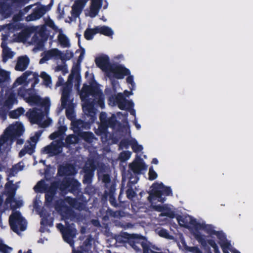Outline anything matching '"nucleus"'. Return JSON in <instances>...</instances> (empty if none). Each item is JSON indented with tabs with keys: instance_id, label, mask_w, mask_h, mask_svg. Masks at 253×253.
<instances>
[{
	"instance_id": "680f3d73",
	"label": "nucleus",
	"mask_w": 253,
	"mask_h": 253,
	"mask_svg": "<svg viewBox=\"0 0 253 253\" xmlns=\"http://www.w3.org/2000/svg\"><path fill=\"white\" fill-rule=\"evenodd\" d=\"M131 152L129 151H124L120 154V158L122 161H125L129 159Z\"/></svg>"
},
{
	"instance_id": "39448f33",
	"label": "nucleus",
	"mask_w": 253,
	"mask_h": 253,
	"mask_svg": "<svg viewBox=\"0 0 253 253\" xmlns=\"http://www.w3.org/2000/svg\"><path fill=\"white\" fill-rule=\"evenodd\" d=\"M60 191L64 194L71 193L75 196L82 193L81 183L74 177H65L61 181Z\"/></svg>"
},
{
	"instance_id": "a19ab883",
	"label": "nucleus",
	"mask_w": 253,
	"mask_h": 253,
	"mask_svg": "<svg viewBox=\"0 0 253 253\" xmlns=\"http://www.w3.org/2000/svg\"><path fill=\"white\" fill-rule=\"evenodd\" d=\"M25 110L23 107H19L17 109L10 111L9 113V116L12 119H17L20 116L23 114Z\"/></svg>"
},
{
	"instance_id": "0e129e2a",
	"label": "nucleus",
	"mask_w": 253,
	"mask_h": 253,
	"mask_svg": "<svg viewBox=\"0 0 253 253\" xmlns=\"http://www.w3.org/2000/svg\"><path fill=\"white\" fill-rule=\"evenodd\" d=\"M56 71H62L63 75L68 72L67 65H58L55 68Z\"/></svg>"
},
{
	"instance_id": "2f4dec72",
	"label": "nucleus",
	"mask_w": 253,
	"mask_h": 253,
	"mask_svg": "<svg viewBox=\"0 0 253 253\" xmlns=\"http://www.w3.org/2000/svg\"><path fill=\"white\" fill-rule=\"evenodd\" d=\"M13 181H9L5 184V188L8 190V193H9V196L6 199V201L7 202L10 203L11 201H15L14 199V196L15 195V190L13 188Z\"/></svg>"
},
{
	"instance_id": "a211bd4d",
	"label": "nucleus",
	"mask_w": 253,
	"mask_h": 253,
	"mask_svg": "<svg viewBox=\"0 0 253 253\" xmlns=\"http://www.w3.org/2000/svg\"><path fill=\"white\" fill-rule=\"evenodd\" d=\"M46 12V8L45 6L42 5L41 7H36L33 9L32 13L26 17V20L27 21H32L39 19Z\"/></svg>"
},
{
	"instance_id": "79ce46f5",
	"label": "nucleus",
	"mask_w": 253,
	"mask_h": 253,
	"mask_svg": "<svg viewBox=\"0 0 253 253\" xmlns=\"http://www.w3.org/2000/svg\"><path fill=\"white\" fill-rule=\"evenodd\" d=\"M61 45L64 47H69L70 45L69 40L67 37L64 34H60L58 37Z\"/></svg>"
},
{
	"instance_id": "6e6552de",
	"label": "nucleus",
	"mask_w": 253,
	"mask_h": 253,
	"mask_svg": "<svg viewBox=\"0 0 253 253\" xmlns=\"http://www.w3.org/2000/svg\"><path fill=\"white\" fill-rule=\"evenodd\" d=\"M96 168L95 161L93 159H89L86 162L83 169L84 174L82 182L84 184H91Z\"/></svg>"
},
{
	"instance_id": "423d86ee",
	"label": "nucleus",
	"mask_w": 253,
	"mask_h": 253,
	"mask_svg": "<svg viewBox=\"0 0 253 253\" xmlns=\"http://www.w3.org/2000/svg\"><path fill=\"white\" fill-rule=\"evenodd\" d=\"M9 224L11 229L16 233L23 231L27 227V222L19 211H16L9 217Z\"/></svg>"
},
{
	"instance_id": "bf43d9fd",
	"label": "nucleus",
	"mask_w": 253,
	"mask_h": 253,
	"mask_svg": "<svg viewBox=\"0 0 253 253\" xmlns=\"http://www.w3.org/2000/svg\"><path fill=\"white\" fill-rule=\"evenodd\" d=\"M162 215L166 216L170 218H173L175 216V213L174 211L170 210V209H166L163 212L161 213Z\"/></svg>"
},
{
	"instance_id": "f257e3e1",
	"label": "nucleus",
	"mask_w": 253,
	"mask_h": 253,
	"mask_svg": "<svg viewBox=\"0 0 253 253\" xmlns=\"http://www.w3.org/2000/svg\"><path fill=\"white\" fill-rule=\"evenodd\" d=\"M24 130V126L21 123L8 126L0 136V153L8 152L12 144L10 139L13 140L19 137L22 135Z\"/></svg>"
},
{
	"instance_id": "338daca9",
	"label": "nucleus",
	"mask_w": 253,
	"mask_h": 253,
	"mask_svg": "<svg viewBox=\"0 0 253 253\" xmlns=\"http://www.w3.org/2000/svg\"><path fill=\"white\" fill-rule=\"evenodd\" d=\"M27 79L23 75L20 77H18L14 83V84L21 85L24 84Z\"/></svg>"
},
{
	"instance_id": "5701e85b",
	"label": "nucleus",
	"mask_w": 253,
	"mask_h": 253,
	"mask_svg": "<svg viewBox=\"0 0 253 253\" xmlns=\"http://www.w3.org/2000/svg\"><path fill=\"white\" fill-rule=\"evenodd\" d=\"M43 57L40 59V63L42 64L53 57H57L58 55L61 54V51L57 48H52L44 52Z\"/></svg>"
},
{
	"instance_id": "0eeeda50",
	"label": "nucleus",
	"mask_w": 253,
	"mask_h": 253,
	"mask_svg": "<svg viewBox=\"0 0 253 253\" xmlns=\"http://www.w3.org/2000/svg\"><path fill=\"white\" fill-rule=\"evenodd\" d=\"M54 208L56 211L60 214L62 219L66 220L70 219L74 220L77 218L78 214L71 207L64 204L61 200H56L55 202Z\"/></svg>"
},
{
	"instance_id": "a18cd8bd",
	"label": "nucleus",
	"mask_w": 253,
	"mask_h": 253,
	"mask_svg": "<svg viewBox=\"0 0 253 253\" xmlns=\"http://www.w3.org/2000/svg\"><path fill=\"white\" fill-rule=\"evenodd\" d=\"M73 56V52L69 50H67L64 54L61 52V54L60 55H58L56 58L59 57L62 61H66L71 59Z\"/></svg>"
},
{
	"instance_id": "4c0bfd02",
	"label": "nucleus",
	"mask_w": 253,
	"mask_h": 253,
	"mask_svg": "<svg viewBox=\"0 0 253 253\" xmlns=\"http://www.w3.org/2000/svg\"><path fill=\"white\" fill-rule=\"evenodd\" d=\"M97 32V27L94 28H87L84 33V38L87 40H91L98 33Z\"/></svg>"
},
{
	"instance_id": "49530a36",
	"label": "nucleus",
	"mask_w": 253,
	"mask_h": 253,
	"mask_svg": "<svg viewBox=\"0 0 253 253\" xmlns=\"http://www.w3.org/2000/svg\"><path fill=\"white\" fill-rule=\"evenodd\" d=\"M40 77L43 80V84L46 86L49 85L52 83L51 78L50 76L45 72H42Z\"/></svg>"
},
{
	"instance_id": "37998d69",
	"label": "nucleus",
	"mask_w": 253,
	"mask_h": 253,
	"mask_svg": "<svg viewBox=\"0 0 253 253\" xmlns=\"http://www.w3.org/2000/svg\"><path fill=\"white\" fill-rule=\"evenodd\" d=\"M78 141V137L74 134L69 135L65 139V143L69 145L77 143Z\"/></svg>"
},
{
	"instance_id": "e433bc0d",
	"label": "nucleus",
	"mask_w": 253,
	"mask_h": 253,
	"mask_svg": "<svg viewBox=\"0 0 253 253\" xmlns=\"http://www.w3.org/2000/svg\"><path fill=\"white\" fill-rule=\"evenodd\" d=\"M61 181H54L51 183L48 189L46 191V193L55 195L57 193V190L59 189L60 190Z\"/></svg>"
},
{
	"instance_id": "1a4fd4ad",
	"label": "nucleus",
	"mask_w": 253,
	"mask_h": 253,
	"mask_svg": "<svg viewBox=\"0 0 253 253\" xmlns=\"http://www.w3.org/2000/svg\"><path fill=\"white\" fill-rule=\"evenodd\" d=\"M65 146V143L62 139L57 140L43 147L42 150V153L48 154L50 157L57 156L62 152V148Z\"/></svg>"
},
{
	"instance_id": "2eb2a0df",
	"label": "nucleus",
	"mask_w": 253,
	"mask_h": 253,
	"mask_svg": "<svg viewBox=\"0 0 253 253\" xmlns=\"http://www.w3.org/2000/svg\"><path fill=\"white\" fill-rule=\"evenodd\" d=\"M109 73L113 74L114 78L117 79H122L126 76L129 75L130 72L129 69L122 65L113 64Z\"/></svg>"
},
{
	"instance_id": "f8f14e48",
	"label": "nucleus",
	"mask_w": 253,
	"mask_h": 253,
	"mask_svg": "<svg viewBox=\"0 0 253 253\" xmlns=\"http://www.w3.org/2000/svg\"><path fill=\"white\" fill-rule=\"evenodd\" d=\"M195 237L198 242L204 248V249L207 251L208 253V247H209L207 245L208 244L213 249L214 253H220L218 249V247L214 240L212 239L207 240L205 238V235L201 234L199 232H198L195 234Z\"/></svg>"
},
{
	"instance_id": "ddd939ff",
	"label": "nucleus",
	"mask_w": 253,
	"mask_h": 253,
	"mask_svg": "<svg viewBox=\"0 0 253 253\" xmlns=\"http://www.w3.org/2000/svg\"><path fill=\"white\" fill-rule=\"evenodd\" d=\"M26 116L32 124H40L43 118L44 114L41 109L34 108L27 112Z\"/></svg>"
},
{
	"instance_id": "774afa93",
	"label": "nucleus",
	"mask_w": 253,
	"mask_h": 253,
	"mask_svg": "<svg viewBox=\"0 0 253 253\" xmlns=\"http://www.w3.org/2000/svg\"><path fill=\"white\" fill-rule=\"evenodd\" d=\"M94 191V187L92 186L91 184L86 185V186L84 189L85 193L89 195L94 194L95 192Z\"/></svg>"
},
{
	"instance_id": "4468645a",
	"label": "nucleus",
	"mask_w": 253,
	"mask_h": 253,
	"mask_svg": "<svg viewBox=\"0 0 253 253\" xmlns=\"http://www.w3.org/2000/svg\"><path fill=\"white\" fill-rule=\"evenodd\" d=\"M60 225L62 227L61 231L64 241L68 243L71 247H74V241L73 239L76 236V229H72L70 226L64 227L61 224Z\"/></svg>"
},
{
	"instance_id": "bb28decb",
	"label": "nucleus",
	"mask_w": 253,
	"mask_h": 253,
	"mask_svg": "<svg viewBox=\"0 0 253 253\" xmlns=\"http://www.w3.org/2000/svg\"><path fill=\"white\" fill-rule=\"evenodd\" d=\"M67 130V127L65 126H61L58 127L57 131L51 133L49 138L51 140H54L57 138H61L62 140L63 135L65 134V131Z\"/></svg>"
},
{
	"instance_id": "603ef678",
	"label": "nucleus",
	"mask_w": 253,
	"mask_h": 253,
	"mask_svg": "<svg viewBox=\"0 0 253 253\" xmlns=\"http://www.w3.org/2000/svg\"><path fill=\"white\" fill-rule=\"evenodd\" d=\"M13 52L10 50L9 48H7L2 50L3 60H6L8 58H11L13 56Z\"/></svg>"
},
{
	"instance_id": "13d9d810",
	"label": "nucleus",
	"mask_w": 253,
	"mask_h": 253,
	"mask_svg": "<svg viewBox=\"0 0 253 253\" xmlns=\"http://www.w3.org/2000/svg\"><path fill=\"white\" fill-rule=\"evenodd\" d=\"M82 11V9L76 7L74 5L72 6L71 14L73 17L75 18L79 17L80 14L81 13Z\"/></svg>"
},
{
	"instance_id": "c756f323",
	"label": "nucleus",
	"mask_w": 253,
	"mask_h": 253,
	"mask_svg": "<svg viewBox=\"0 0 253 253\" xmlns=\"http://www.w3.org/2000/svg\"><path fill=\"white\" fill-rule=\"evenodd\" d=\"M17 102V100L15 94L11 93L4 102V107H6L7 109H10L12 108L13 104Z\"/></svg>"
},
{
	"instance_id": "69168bd1",
	"label": "nucleus",
	"mask_w": 253,
	"mask_h": 253,
	"mask_svg": "<svg viewBox=\"0 0 253 253\" xmlns=\"http://www.w3.org/2000/svg\"><path fill=\"white\" fill-rule=\"evenodd\" d=\"M86 2V0H77L73 5L83 10L85 5Z\"/></svg>"
},
{
	"instance_id": "f3484780",
	"label": "nucleus",
	"mask_w": 253,
	"mask_h": 253,
	"mask_svg": "<svg viewBox=\"0 0 253 253\" xmlns=\"http://www.w3.org/2000/svg\"><path fill=\"white\" fill-rule=\"evenodd\" d=\"M96 66L103 71L109 73L113 64L110 63V59L108 56L103 55L96 57L95 59Z\"/></svg>"
},
{
	"instance_id": "6ab92c4d",
	"label": "nucleus",
	"mask_w": 253,
	"mask_h": 253,
	"mask_svg": "<svg viewBox=\"0 0 253 253\" xmlns=\"http://www.w3.org/2000/svg\"><path fill=\"white\" fill-rule=\"evenodd\" d=\"M129 169L135 174H140L142 170L146 169L147 166L143 160L139 157L138 160L129 165Z\"/></svg>"
},
{
	"instance_id": "052dcab7",
	"label": "nucleus",
	"mask_w": 253,
	"mask_h": 253,
	"mask_svg": "<svg viewBox=\"0 0 253 253\" xmlns=\"http://www.w3.org/2000/svg\"><path fill=\"white\" fill-rule=\"evenodd\" d=\"M126 194L127 198L129 200H132L136 195V192L132 187H129L126 190Z\"/></svg>"
},
{
	"instance_id": "aec40b11",
	"label": "nucleus",
	"mask_w": 253,
	"mask_h": 253,
	"mask_svg": "<svg viewBox=\"0 0 253 253\" xmlns=\"http://www.w3.org/2000/svg\"><path fill=\"white\" fill-rule=\"evenodd\" d=\"M89 16L90 17H95L98 13L102 6L103 0H90Z\"/></svg>"
},
{
	"instance_id": "09e8293b",
	"label": "nucleus",
	"mask_w": 253,
	"mask_h": 253,
	"mask_svg": "<svg viewBox=\"0 0 253 253\" xmlns=\"http://www.w3.org/2000/svg\"><path fill=\"white\" fill-rule=\"evenodd\" d=\"M30 0H12V5L13 7L21 8L26 4L28 3Z\"/></svg>"
},
{
	"instance_id": "e2e57ef3",
	"label": "nucleus",
	"mask_w": 253,
	"mask_h": 253,
	"mask_svg": "<svg viewBox=\"0 0 253 253\" xmlns=\"http://www.w3.org/2000/svg\"><path fill=\"white\" fill-rule=\"evenodd\" d=\"M185 249L186 251L191 252L193 253H201L202 252L200 249L196 246L194 247H189L187 245H185Z\"/></svg>"
},
{
	"instance_id": "20e7f679",
	"label": "nucleus",
	"mask_w": 253,
	"mask_h": 253,
	"mask_svg": "<svg viewBox=\"0 0 253 253\" xmlns=\"http://www.w3.org/2000/svg\"><path fill=\"white\" fill-rule=\"evenodd\" d=\"M153 189L149 193L148 197V201L153 203L155 201H158L161 203H164L165 200V197L164 195L169 196L172 195V190L170 187H167L163 183H155L153 184Z\"/></svg>"
},
{
	"instance_id": "393cba45",
	"label": "nucleus",
	"mask_w": 253,
	"mask_h": 253,
	"mask_svg": "<svg viewBox=\"0 0 253 253\" xmlns=\"http://www.w3.org/2000/svg\"><path fill=\"white\" fill-rule=\"evenodd\" d=\"M35 144H32L30 142L29 145H25L23 148L20 150L19 152V157L22 158L26 154L29 155L33 154L35 152Z\"/></svg>"
},
{
	"instance_id": "7c9ffc66",
	"label": "nucleus",
	"mask_w": 253,
	"mask_h": 253,
	"mask_svg": "<svg viewBox=\"0 0 253 253\" xmlns=\"http://www.w3.org/2000/svg\"><path fill=\"white\" fill-rule=\"evenodd\" d=\"M34 92L29 89H26L24 87H20L18 89V95L23 98L27 102L29 96H31Z\"/></svg>"
},
{
	"instance_id": "c03bdc74",
	"label": "nucleus",
	"mask_w": 253,
	"mask_h": 253,
	"mask_svg": "<svg viewBox=\"0 0 253 253\" xmlns=\"http://www.w3.org/2000/svg\"><path fill=\"white\" fill-rule=\"evenodd\" d=\"M109 201L111 206L116 208L119 207L115 196V191L112 189L109 191Z\"/></svg>"
},
{
	"instance_id": "a878e982",
	"label": "nucleus",
	"mask_w": 253,
	"mask_h": 253,
	"mask_svg": "<svg viewBox=\"0 0 253 253\" xmlns=\"http://www.w3.org/2000/svg\"><path fill=\"white\" fill-rule=\"evenodd\" d=\"M108 128L106 124H100L97 130L95 131V133L98 136H101L102 139L105 137V141H106L108 134Z\"/></svg>"
},
{
	"instance_id": "f03ea898",
	"label": "nucleus",
	"mask_w": 253,
	"mask_h": 253,
	"mask_svg": "<svg viewBox=\"0 0 253 253\" xmlns=\"http://www.w3.org/2000/svg\"><path fill=\"white\" fill-rule=\"evenodd\" d=\"M81 100L87 99L89 96L94 99V104L95 102L102 108L105 107L104 98L99 85L96 81L93 82L90 85L84 84L80 93Z\"/></svg>"
},
{
	"instance_id": "7ed1b4c3",
	"label": "nucleus",
	"mask_w": 253,
	"mask_h": 253,
	"mask_svg": "<svg viewBox=\"0 0 253 253\" xmlns=\"http://www.w3.org/2000/svg\"><path fill=\"white\" fill-rule=\"evenodd\" d=\"M121 237L123 239L122 241L127 243L135 251H140L139 246H141L143 253H149V247L146 237L139 235L130 234L126 232L123 233Z\"/></svg>"
},
{
	"instance_id": "9b49d317",
	"label": "nucleus",
	"mask_w": 253,
	"mask_h": 253,
	"mask_svg": "<svg viewBox=\"0 0 253 253\" xmlns=\"http://www.w3.org/2000/svg\"><path fill=\"white\" fill-rule=\"evenodd\" d=\"M31 106H38L44 107L45 111L49 110L50 105V100L48 98L42 99L41 97L36 93L33 92L31 96H29L26 102Z\"/></svg>"
},
{
	"instance_id": "6e6d98bb",
	"label": "nucleus",
	"mask_w": 253,
	"mask_h": 253,
	"mask_svg": "<svg viewBox=\"0 0 253 253\" xmlns=\"http://www.w3.org/2000/svg\"><path fill=\"white\" fill-rule=\"evenodd\" d=\"M55 195L47 193L45 194V203L47 206H50Z\"/></svg>"
},
{
	"instance_id": "864d4df0",
	"label": "nucleus",
	"mask_w": 253,
	"mask_h": 253,
	"mask_svg": "<svg viewBox=\"0 0 253 253\" xmlns=\"http://www.w3.org/2000/svg\"><path fill=\"white\" fill-rule=\"evenodd\" d=\"M132 141H130L128 139H123L120 142L119 148L121 149L124 148L127 149L129 145H131Z\"/></svg>"
},
{
	"instance_id": "cd10ccee",
	"label": "nucleus",
	"mask_w": 253,
	"mask_h": 253,
	"mask_svg": "<svg viewBox=\"0 0 253 253\" xmlns=\"http://www.w3.org/2000/svg\"><path fill=\"white\" fill-rule=\"evenodd\" d=\"M214 235H216L217 239L220 241L219 244L220 246H223L227 247L229 242L227 240L225 234L222 231H213Z\"/></svg>"
},
{
	"instance_id": "dca6fc26",
	"label": "nucleus",
	"mask_w": 253,
	"mask_h": 253,
	"mask_svg": "<svg viewBox=\"0 0 253 253\" xmlns=\"http://www.w3.org/2000/svg\"><path fill=\"white\" fill-rule=\"evenodd\" d=\"M82 101L84 102V105H83V111L88 117H90V122L93 123L96 119L94 108V101H90L89 97H87L86 100L84 99Z\"/></svg>"
},
{
	"instance_id": "412c9836",
	"label": "nucleus",
	"mask_w": 253,
	"mask_h": 253,
	"mask_svg": "<svg viewBox=\"0 0 253 253\" xmlns=\"http://www.w3.org/2000/svg\"><path fill=\"white\" fill-rule=\"evenodd\" d=\"M30 62L29 57L25 55L18 57L17 63L15 67L16 71H23L28 67Z\"/></svg>"
},
{
	"instance_id": "de8ad7c7",
	"label": "nucleus",
	"mask_w": 253,
	"mask_h": 253,
	"mask_svg": "<svg viewBox=\"0 0 253 253\" xmlns=\"http://www.w3.org/2000/svg\"><path fill=\"white\" fill-rule=\"evenodd\" d=\"M9 78L10 76L8 72L0 69V84L7 81Z\"/></svg>"
},
{
	"instance_id": "c85d7f7f",
	"label": "nucleus",
	"mask_w": 253,
	"mask_h": 253,
	"mask_svg": "<svg viewBox=\"0 0 253 253\" xmlns=\"http://www.w3.org/2000/svg\"><path fill=\"white\" fill-rule=\"evenodd\" d=\"M65 201L70 207L79 210L83 206V204L75 198L68 196L65 198Z\"/></svg>"
},
{
	"instance_id": "3c124183",
	"label": "nucleus",
	"mask_w": 253,
	"mask_h": 253,
	"mask_svg": "<svg viewBox=\"0 0 253 253\" xmlns=\"http://www.w3.org/2000/svg\"><path fill=\"white\" fill-rule=\"evenodd\" d=\"M131 146L133 152L135 153H138L142 151L143 147L141 145H139L136 140L132 141Z\"/></svg>"
},
{
	"instance_id": "c9c22d12",
	"label": "nucleus",
	"mask_w": 253,
	"mask_h": 253,
	"mask_svg": "<svg viewBox=\"0 0 253 253\" xmlns=\"http://www.w3.org/2000/svg\"><path fill=\"white\" fill-rule=\"evenodd\" d=\"M97 33L106 36L110 37L114 34L112 29L106 26L97 27Z\"/></svg>"
},
{
	"instance_id": "5fc2aeb1",
	"label": "nucleus",
	"mask_w": 253,
	"mask_h": 253,
	"mask_svg": "<svg viewBox=\"0 0 253 253\" xmlns=\"http://www.w3.org/2000/svg\"><path fill=\"white\" fill-rule=\"evenodd\" d=\"M80 65L77 64L74 65L71 70V74L69 76V79L71 78H73L74 75H78L80 74Z\"/></svg>"
},
{
	"instance_id": "4d7b16f0",
	"label": "nucleus",
	"mask_w": 253,
	"mask_h": 253,
	"mask_svg": "<svg viewBox=\"0 0 253 253\" xmlns=\"http://www.w3.org/2000/svg\"><path fill=\"white\" fill-rule=\"evenodd\" d=\"M148 176H149V180H154L158 176L157 173L154 170V169L152 166L150 167L149 169V172H148Z\"/></svg>"
},
{
	"instance_id": "473e14b6",
	"label": "nucleus",
	"mask_w": 253,
	"mask_h": 253,
	"mask_svg": "<svg viewBox=\"0 0 253 253\" xmlns=\"http://www.w3.org/2000/svg\"><path fill=\"white\" fill-rule=\"evenodd\" d=\"M117 105L122 110H129L133 107L134 104L131 100H127L125 98Z\"/></svg>"
},
{
	"instance_id": "4be33fe9",
	"label": "nucleus",
	"mask_w": 253,
	"mask_h": 253,
	"mask_svg": "<svg viewBox=\"0 0 253 253\" xmlns=\"http://www.w3.org/2000/svg\"><path fill=\"white\" fill-rule=\"evenodd\" d=\"M13 6L12 3L9 4L6 2H0V14L4 18H7L12 14V8Z\"/></svg>"
},
{
	"instance_id": "f704fd0d",
	"label": "nucleus",
	"mask_w": 253,
	"mask_h": 253,
	"mask_svg": "<svg viewBox=\"0 0 253 253\" xmlns=\"http://www.w3.org/2000/svg\"><path fill=\"white\" fill-rule=\"evenodd\" d=\"M85 122L81 119L75 120L72 122V127L74 132L80 131L84 127Z\"/></svg>"
},
{
	"instance_id": "58836bf2",
	"label": "nucleus",
	"mask_w": 253,
	"mask_h": 253,
	"mask_svg": "<svg viewBox=\"0 0 253 253\" xmlns=\"http://www.w3.org/2000/svg\"><path fill=\"white\" fill-rule=\"evenodd\" d=\"M80 136L84 139L85 142L90 143L93 141L94 138V135L91 132H82L80 133Z\"/></svg>"
},
{
	"instance_id": "ea45409f",
	"label": "nucleus",
	"mask_w": 253,
	"mask_h": 253,
	"mask_svg": "<svg viewBox=\"0 0 253 253\" xmlns=\"http://www.w3.org/2000/svg\"><path fill=\"white\" fill-rule=\"evenodd\" d=\"M125 98V97L123 94L121 93H119L117 95H111L109 98V100L110 102H113L114 105H118Z\"/></svg>"
},
{
	"instance_id": "b1692460",
	"label": "nucleus",
	"mask_w": 253,
	"mask_h": 253,
	"mask_svg": "<svg viewBox=\"0 0 253 253\" xmlns=\"http://www.w3.org/2000/svg\"><path fill=\"white\" fill-rule=\"evenodd\" d=\"M71 89L68 87H64L61 98V105L65 108L71 103L70 100Z\"/></svg>"
},
{
	"instance_id": "72a5a7b5",
	"label": "nucleus",
	"mask_w": 253,
	"mask_h": 253,
	"mask_svg": "<svg viewBox=\"0 0 253 253\" xmlns=\"http://www.w3.org/2000/svg\"><path fill=\"white\" fill-rule=\"evenodd\" d=\"M106 125L108 127H111L113 129L115 128L116 127L119 128L122 127V123L116 120L115 115H113L111 117L108 118Z\"/></svg>"
},
{
	"instance_id": "9d476101",
	"label": "nucleus",
	"mask_w": 253,
	"mask_h": 253,
	"mask_svg": "<svg viewBox=\"0 0 253 253\" xmlns=\"http://www.w3.org/2000/svg\"><path fill=\"white\" fill-rule=\"evenodd\" d=\"M176 219L180 226L186 228H189V225H192L196 229H202L205 227L202 224L198 222L195 218L188 215H178L176 216Z\"/></svg>"
},
{
	"instance_id": "8fccbe9b",
	"label": "nucleus",
	"mask_w": 253,
	"mask_h": 253,
	"mask_svg": "<svg viewBox=\"0 0 253 253\" xmlns=\"http://www.w3.org/2000/svg\"><path fill=\"white\" fill-rule=\"evenodd\" d=\"M67 175H73L76 173L75 167L72 164H68L65 166Z\"/></svg>"
}]
</instances>
